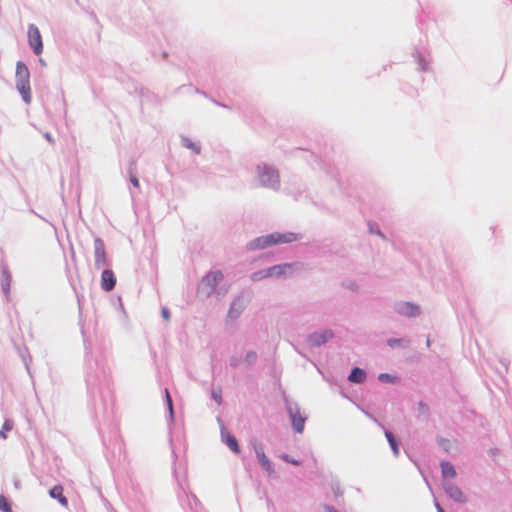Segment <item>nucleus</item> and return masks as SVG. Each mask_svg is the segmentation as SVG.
<instances>
[{
    "mask_svg": "<svg viewBox=\"0 0 512 512\" xmlns=\"http://www.w3.org/2000/svg\"><path fill=\"white\" fill-rule=\"evenodd\" d=\"M297 235L294 233H272L256 238L250 245L252 249H264L272 245L291 243L296 241Z\"/></svg>",
    "mask_w": 512,
    "mask_h": 512,
    "instance_id": "nucleus-1",
    "label": "nucleus"
},
{
    "mask_svg": "<svg viewBox=\"0 0 512 512\" xmlns=\"http://www.w3.org/2000/svg\"><path fill=\"white\" fill-rule=\"evenodd\" d=\"M29 75L27 66L22 62H18L16 66V87L27 104L31 102Z\"/></svg>",
    "mask_w": 512,
    "mask_h": 512,
    "instance_id": "nucleus-2",
    "label": "nucleus"
},
{
    "mask_svg": "<svg viewBox=\"0 0 512 512\" xmlns=\"http://www.w3.org/2000/svg\"><path fill=\"white\" fill-rule=\"evenodd\" d=\"M94 265L96 269L107 265L105 244L100 238L94 239Z\"/></svg>",
    "mask_w": 512,
    "mask_h": 512,
    "instance_id": "nucleus-3",
    "label": "nucleus"
},
{
    "mask_svg": "<svg viewBox=\"0 0 512 512\" xmlns=\"http://www.w3.org/2000/svg\"><path fill=\"white\" fill-rule=\"evenodd\" d=\"M28 40L34 53L39 55L43 51L42 37L39 29L35 25H30L28 28Z\"/></svg>",
    "mask_w": 512,
    "mask_h": 512,
    "instance_id": "nucleus-4",
    "label": "nucleus"
},
{
    "mask_svg": "<svg viewBox=\"0 0 512 512\" xmlns=\"http://www.w3.org/2000/svg\"><path fill=\"white\" fill-rule=\"evenodd\" d=\"M260 169V181L264 186L275 188L279 184V177L275 170L263 167Z\"/></svg>",
    "mask_w": 512,
    "mask_h": 512,
    "instance_id": "nucleus-5",
    "label": "nucleus"
},
{
    "mask_svg": "<svg viewBox=\"0 0 512 512\" xmlns=\"http://www.w3.org/2000/svg\"><path fill=\"white\" fill-rule=\"evenodd\" d=\"M289 415L292 426L297 433H302L305 425V417L302 416L301 412L297 408H289Z\"/></svg>",
    "mask_w": 512,
    "mask_h": 512,
    "instance_id": "nucleus-6",
    "label": "nucleus"
},
{
    "mask_svg": "<svg viewBox=\"0 0 512 512\" xmlns=\"http://www.w3.org/2000/svg\"><path fill=\"white\" fill-rule=\"evenodd\" d=\"M256 457L258 459L259 464L261 467L269 474L272 475L274 473V469L272 466V463L270 462L269 458L266 456L263 448L261 445H256L254 447Z\"/></svg>",
    "mask_w": 512,
    "mask_h": 512,
    "instance_id": "nucleus-7",
    "label": "nucleus"
},
{
    "mask_svg": "<svg viewBox=\"0 0 512 512\" xmlns=\"http://www.w3.org/2000/svg\"><path fill=\"white\" fill-rule=\"evenodd\" d=\"M296 263H285V264H279L274 265L270 268H268V272L270 277H281L286 275L287 273L293 271V269L296 267Z\"/></svg>",
    "mask_w": 512,
    "mask_h": 512,
    "instance_id": "nucleus-8",
    "label": "nucleus"
},
{
    "mask_svg": "<svg viewBox=\"0 0 512 512\" xmlns=\"http://www.w3.org/2000/svg\"><path fill=\"white\" fill-rule=\"evenodd\" d=\"M116 284V277L112 270L106 269L101 274V288L104 291H111Z\"/></svg>",
    "mask_w": 512,
    "mask_h": 512,
    "instance_id": "nucleus-9",
    "label": "nucleus"
},
{
    "mask_svg": "<svg viewBox=\"0 0 512 512\" xmlns=\"http://www.w3.org/2000/svg\"><path fill=\"white\" fill-rule=\"evenodd\" d=\"M332 337V332L329 330L322 331L320 333H314L309 336V342L314 346L324 344L328 339Z\"/></svg>",
    "mask_w": 512,
    "mask_h": 512,
    "instance_id": "nucleus-10",
    "label": "nucleus"
},
{
    "mask_svg": "<svg viewBox=\"0 0 512 512\" xmlns=\"http://www.w3.org/2000/svg\"><path fill=\"white\" fill-rule=\"evenodd\" d=\"M223 279V273L219 270L217 271H212L210 273H208L204 278H203V283L206 284L207 286H209L210 288H215L217 286V284Z\"/></svg>",
    "mask_w": 512,
    "mask_h": 512,
    "instance_id": "nucleus-11",
    "label": "nucleus"
},
{
    "mask_svg": "<svg viewBox=\"0 0 512 512\" xmlns=\"http://www.w3.org/2000/svg\"><path fill=\"white\" fill-rule=\"evenodd\" d=\"M398 312L402 315L412 317L419 314V307L409 302H405L398 306Z\"/></svg>",
    "mask_w": 512,
    "mask_h": 512,
    "instance_id": "nucleus-12",
    "label": "nucleus"
},
{
    "mask_svg": "<svg viewBox=\"0 0 512 512\" xmlns=\"http://www.w3.org/2000/svg\"><path fill=\"white\" fill-rule=\"evenodd\" d=\"M446 492L448 495L453 498L457 502H465L466 498L459 487H457L454 484H448L445 487Z\"/></svg>",
    "mask_w": 512,
    "mask_h": 512,
    "instance_id": "nucleus-13",
    "label": "nucleus"
},
{
    "mask_svg": "<svg viewBox=\"0 0 512 512\" xmlns=\"http://www.w3.org/2000/svg\"><path fill=\"white\" fill-rule=\"evenodd\" d=\"M246 301L242 298H237L230 307L229 316L231 318H236L245 308Z\"/></svg>",
    "mask_w": 512,
    "mask_h": 512,
    "instance_id": "nucleus-14",
    "label": "nucleus"
},
{
    "mask_svg": "<svg viewBox=\"0 0 512 512\" xmlns=\"http://www.w3.org/2000/svg\"><path fill=\"white\" fill-rule=\"evenodd\" d=\"M49 494L52 498H55L59 501V503L61 505H63L64 507H67L68 505V500L67 498L63 495V487L61 485H56L54 486L50 491H49Z\"/></svg>",
    "mask_w": 512,
    "mask_h": 512,
    "instance_id": "nucleus-15",
    "label": "nucleus"
},
{
    "mask_svg": "<svg viewBox=\"0 0 512 512\" xmlns=\"http://www.w3.org/2000/svg\"><path fill=\"white\" fill-rule=\"evenodd\" d=\"M365 378H366L365 371L361 368L356 367L350 373L348 380L353 383H362V382H364Z\"/></svg>",
    "mask_w": 512,
    "mask_h": 512,
    "instance_id": "nucleus-16",
    "label": "nucleus"
},
{
    "mask_svg": "<svg viewBox=\"0 0 512 512\" xmlns=\"http://www.w3.org/2000/svg\"><path fill=\"white\" fill-rule=\"evenodd\" d=\"M223 439H224V442L225 444L234 452V453H239L240 449H239V445H238V442H237V439L232 436L231 434H225L223 435Z\"/></svg>",
    "mask_w": 512,
    "mask_h": 512,
    "instance_id": "nucleus-17",
    "label": "nucleus"
},
{
    "mask_svg": "<svg viewBox=\"0 0 512 512\" xmlns=\"http://www.w3.org/2000/svg\"><path fill=\"white\" fill-rule=\"evenodd\" d=\"M14 428V422L11 419H6L2 425L0 430V438L2 440H6L8 438V433L12 431Z\"/></svg>",
    "mask_w": 512,
    "mask_h": 512,
    "instance_id": "nucleus-18",
    "label": "nucleus"
},
{
    "mask_svg": "<svg viewBox=\"0 0 512 512\" xmlns=\"http://www.w3.org/2000/svg\"><path fill=\"white\" fill-rule=\"evenodd\" d=\"M385 436L389 442V445H390L394 455L397 456L399 454V447H398V442H397L396 438L394 437L392 432H390L388 430L385 431Z\"/></svg>",
    "mask_w": 512,
    "mask_h": 512,
    "instance_id": "nucleus-19",
    "label": "nucleus"
},
{
    "mask_svg": "<svg viewBox=\"0 0 512 512\" xmlns=\"http://www.w3.org/2000/svg\"><path fill=\"white\" fill-rule=\"evenodd\" d=\"M441 468L444 477L453 478L456 475L453 465L448 462L442 463Z\"/></svg>",
    "mask_w": 512,
    "mask_h": 512,
    "instance_id": "nucleus-20",
    "label": "nucleus"
},
{
    "mask_svg": "<svg viewBox=\"0 0 512 512\" xmlns=\"http://www.w3.org/2000/svg\"><path fill=\"white\" fill-rule=\"evenodd\" d=\"M0 510L2 512H11V505L8 499L3 495H0Z\"/></svg>",
    "mask_w": 512,
    "mask_h": 512,
    "instance_id": "nucleus-21",
    "label": "nucleus"
},
{
    "mask_svg": "<svg viewBox=\"0 0 512 512\" xmlns=\"http://www.w3.org/2000/svg\"><path fill=\"white\" fill-rule=\"evenodd\" d=\"M266 277H270L269 275V272H268V269L266 270H262V271H258V272H255L251 275V279L253 281H258V280H261V279H264Z\"/></svg>",
    "mask_w": 512,
    "mask_h": 512,
    "instance_id": "nucleus-22",
    "label": "nucleus"
},
{
    "mask_svg": "<svg viewBox=\"0 0 512 512\" xmlns=\"http://www.w3.org/2000/svg\"><path fill=\"white\" fill-rule=\"evenodd\" d=\"M379 380H381L383 382H394L396 380V377H394L390 374H387V373H381L379 375Z\"/></svg>",
    "mask_w": 512,
    "mask_h": 512,
    "instance_id": "nucleus-23",
    "label": "nucleus"
},
{
    "mask_svg": "<svg viewBox=\"0 0 512 512\" xmlns=\"http://www.w3.org/2000/svg\"><path fill=\"white\" fill-rule=\"evenodd\" d=\"M212 397H213V399L215 400V402L217 404H221V402H222V395H221V390L220 389L213 391L212 392Z\"/></svg>",
    "mask_w": 512,
    "mask_h": 512,
    "instance_id": "nucleus-24",
    "label": "nucleus"
},
{
    "mask_svg": "<svg viewBox=\"0 0 512 512\" xmlns=\"http://www.w3.org/2000/svg\"><path fill=\"white\" fill-rule=\"evenodd\" d=\"M280 458H281V459H283V460H284V461H286V462H289V463L293 464V465H299V464H300V462H299V461H297V460H295V459L291 458V457H290L289 455H287V454H282V455H280Z\"/></svg>",
    "mask_w": 512,
    "mask_h": 512,
    "instance_id": "nucleus-25",
    "label": "nucleus"
},
{
    "mask_svg": "<svg viewBox=\"0 0 512 512\" xmlns=\"http://www.w3.org/2000/svg\"><path fill=\"white\" fill-rule=\"evenodd\" d=\"M165 396H166L168 408H169L170 412H172L173 411L172 399H171L168 389H165Z\"/></svg>",
    "mask_w": 512,
    "mask_h": 512,
    "instance_id": "nucleus-26",
    "label": "nucleus"
},
{
    "mask_svg": "<svg viewBox=\"0 0 512 512\" xmlns=\"http://www.w3.org/2000/svg\"><path fill=\"white\" fill-rule=\"evenodd\" d=\"M130 181H131V183L133 184V186H134L135 188H139V181H138V179L136 178V176L131 175V176H130Z\"/></svg>",
    "mask_w": 512,
    "mask_h": 512,
    "instance_id": "nucleus-27",
    "label": "nucleus"
},
{
    "mask_svg": "<svg viewBox=\"0 0 512 512\" xmlns=\"http://www.w3.org/2000/svg\"><path fill=\"white\" fill-rule=\"evenodd\" d=\"M333 492L336 496L342 495V490L340 489V486L338 484H336L335 487L333 488Z\"/></svg>",
    "mask_w": 512,
    "mask_h": 512,
    "instance_id": "nucleus-28",
    "label": "nucleus"
},
{
    "mask_svg": "<svg viewBox=\"0 0 512 512\" xmlns=\"http://www.w3.org/2000/svg\"><path fill=\"white\" fill-rule=\"evenodd\" d=\"M162 316L164 317V319L169 320V318H170V314H169V312H168V310H167V309H165V308H164V309L162 310Z\"/></svg>",
    "mask_w": 512,
    "mask_h": 512,
    "instance_id": "nucleus-29",
    "label": "nucleus"
},
{
    "mask_svg": "<svg viewBox=\"0 0 512 512\" xmlns=\"http://www.w3.org/2000/svg\"><path fill=\"white\" fill-rule=\"evenodd\" d=\"M419 408L425 413L428 412V406L422 402L419 403Z\"/></svg>",
    "mask_w": 512,
    "mask_h": 512,
    "instance_id": "nucleus-30",
    "label": "nucleus"
},
{
    "mask_svg": "<svg viewBox=\"0 0 512 512\" xmlns=\"http://www.w3.org/2000/svg\"><path fill=\"white\" fill-rule=\"evenodd\" d=\"M324 510H325V512H338L335 508H333L332 506H329V505H326L324 507Z\"/></svg>",
    "mask_w": 512,
    "mask_h": 512,
    "instance_id": "nucleus-31",
    "label": "nucleus"
},
{
    "mask_svg": "<svg viewBox=\"0 0 512 512\" xmlns=\"http://www.w3.org/2000/svg\"><path fill=\"white\" fill-rule=\"evenodd\" d=\"M255 357H256V354L254 352H250V353L247 354V358L248 359L254 360Z\"/></svg>",
    "mask_w": 512,
    "mask_h": 512,
    "instance_id": "nucleus-32",
    "label": "nucleus"
},
{
    "mask_svg": "<svg viewBox=\"0 0 512 512\" xmlns=\"http://www.w3.org/2000/svg\"><path fill=\"white\" fill-rule=\"evenodd\" d=\"M190 147H191L192 149H194V150L196 151V153H199V150H198L196 147H194V145H191Z\"/></svg>",
    "mask_w": 512,
    "mask_h": 512,
    "instance_id": "nucleus-33",
    "label": "nucleus"
},
{
    "mask_svg": "<svg viewBox=\"0 0 512 512\" xmlns=\"http://www.w3.org/2000/svg\"><path fill=\"white\" fill-rule=\"evenodd\" d=\"M437 509H438V512H444V510L439 505H437Z\"/></svg>",
    "mask_w": 512,
    "mask_h": 512,
    "instance_id": "nucleus-34",
    "label": "nucleus"
},
{
    "mask_svg": "<svg viewBox=\"0 0 512 512\" xmlns=\"http://www.w3.org/2000/svg\"><path fill=\"white\" fill-rule=\"evenodd\" d=\"M426 344H427L428 347L430 346V339L429 338L427 339Z\"/></svg>",
    "mask_w": 512,
    "mask_h": 512,
    "instance_id": "nucleus-35",
    "label": "nucleus"
}]
</instances>
